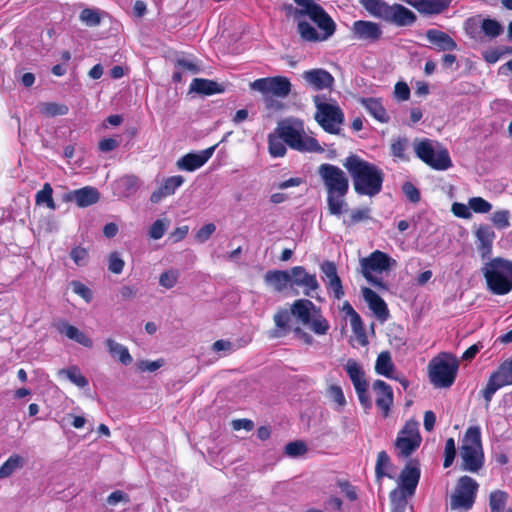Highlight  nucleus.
Wrapping results in <instances>:
<instances>
[{
	"label": "nucleus",
	"mask_w": 512,
	"mask_h": 512,
	"mask_svg": "<svg viewBox=\"0 0 512 512\" xmlns=\"http://www.w3.org/2000/svg\"><path fill=\"white\" fill-rule=\"evenodd\" d=\"M394 369V364L391 359V355L389 352H381L375 363V370L379 375H383L385 377H391L392 371Z\"/></svg>",
	"instance_id": "nucleus-37"
},
{
	"label": "nucleus",
	"mask_w": 512,
	"mask_h": 512,
	"mask_svg": "<svg viewBox=\"0 0 512 512\" xmlns=\"http://www.w3.org/2000/svg\"><path fill=\"white\" fill-rule=\"evenodd\" d=\"M375 394V404L382 412L384 417H387L390 413V408L393 404V390L383 380H376L372 386Z\"/></svg>",
	"instance_id": "nucleus-19"
},
{
	"label": "nucleus",
	"mask_w": 512,
	"mask_h": 512,
	"mask_svg": "<svg viewBox=\"0 0 512 512\" xmlns=\"http://www.w3.org/2000/svg\"><path fill=\"white\" fill-rule=\"evenodd\" d=\"M368 384L355 388L358 399L365 409H370L372 402L367 394Z\"/></svg>",
	"instance_id": "nucleus-62"
},
{
	"label": "nucleus",
	"mask_w": 512,
	"mask_h": 512,
	"mask_svg": "<svg viewBox=\"0 0 512 512\" xmlns=\"http://www.w3.org/2000/svg\"><path fill=\"white\" fill-rule=\"evenodd\" d=\"M291 314L317 335H325L330 328L320 309L308 299L294 301Z\"/></svg>",
	"instance_id": "nucleus-6"
},
{
	"label": "nucleus",
	"mask_w": 512,
	"mask_h": 512,
	"mask_svg": "<svg viewBox=\"0 0 512 512\" xmlns=\"http://www.w3.org/2000/svg\"><path fill=\"white\" fill-rule=\"evenodd\" d=\"M352 33L357 40L375 42L381 38L382 29L377 23L358 20L353 23Z\"/></svg>",
	"instance_id": "nucleus-21"
},
{
	"label": "nucleus",
	"mask_w": 512,
	"mask_h": 512,
	"mask_svg": "<svg viewBox=\"0 0 512 512\" xmlns=\"http://www.w3.org/2000/svg\"><path fill=\"white\" fill-rule=\"evenodd\" d=\"M328 396L337 405V411H340L346 405V399L340 386H330L328 389Z\"/></svg>",
	"instance_id": "nucleus-49"
},
{
	"label": "nucleus",
	"mask_w": 512,
	"mask_h": 512,
	"mask_svg": "<svg viewBox=\"0 0 512 512\" xmlns=\"http://www.w3.org/2000/svg\"><path fill=\"white\" fill-rule=\"evenodd\" d=\"M510 212L508 210L495 211L491 216V222L500 230H504L510 226Z\"/></svg>",
	"instance_id": "nucleus-46"
},
{
	"label": "nucleus",
	"mask_w": 512,
	"mask_h": 512,
	"mask_svg": "<svg viewBox=\"0 0 512 512\" xmlns=\"http://www.w3.org/2000/svg\"><path fill=\"white\" fill-rule=\"evenodd\" d=\"M422 441L419 432V423L416 420H408L399 431L395 441V448L398 455L408 457L418 449Z\"/></svg>",
	"instance_id": "nucleus-13"
},
{
	"label": "nucleus",
	"mask_w": 512,
	"mask_h": 512,
	"mask_svg": "<svg viewBox=\"0 0 512 512\" xmlns=\"http://www.w3.org/2000/svg\"><path fill=\"white\" fill-rule=\"evenodd\" d=\"M360 3L372 16L386 19L389 5L382 0H360Z\"/></svg>",
	"instance_id": "nucleus-36"
},
{
	"label": "nucleus",
	"mask_w": 512,
	"mask_h": 512,
	"mask_svg": "<svg viewBox=\"0 0 512 512\" xmlns=\"http://www.w3.org/2000/svg\"><path fill=\"white\" fill-rule=\"evenodd\" d=\"M55 327L60 334L65 335L68 339L87 348H91L93 346V341L90 337L66 321L57 322Z\"/></svg>",
	"instance_id": "nucleus-26"
},
{
	"label": "nucleus",
	"mask_w": 512,
	"mask_h": 512,
	"mask_svg": "<svg viewBox=\"0 0 512 512\" xmlns=\"http://www.w3.org/2000/svg\"><path fill=\"white\" fill-rule=\"evenodd\" d=\"M108 269L115 273V274H120L122 271H123V268H124V265H125V262L124 260L120 257L119 253L118 252H112L110 255H109V259H108Z\"/></svg>",
	"instance_id": "nucleus-56"
},
{
	"label": "nucleus",
	"mask_w": 512,
	"mask_h": 512,
	"mask_svg": "<svg viewBox=\"0 0 512 512\" xmlns=\"http://www.w3.org/2000/svg\"><path fill=\"white\" fill-rule=\"evenodd\" d=\"M460 456L463 461V470L477 472L484 463V454L479 426L469 427L462 439Z\"/></svg>",
	"instance_id": "nucleus-5"
},
{
	"label": "nucleus",
	"mask_w": 512,
	"mask_h": 512,
	"mask_svg": "<svg viewBox=\"0 0 512 512\" xmlns=\"http://www.w3.org/2000/svg\"><path fill=\"white\" fill-rule=\"evenodd\" d=\"M170 226L168 219H157L150 227L148 235L154 240L162 238Z\"/></svg>",
	"instance_id": "nucleus-45"
},
{
	"label": "nucleus",
	"mask_w": 512,
	"mask_h": 512,
	"mask_svg": "<svg viewBox=\"0 0 512 512\" xmlns=\"http://www.w3.org/2000/svg\"><path fill=\"white\" fill-rule=\"evenodd\" d=\"M391 466L392 464L388 454L385 451L379 452L375 466L376 477L378 479H381L382 477L392 478V475L389 473Z\"/></svg>",
	"instance_id": "nucleus-40"
},
{
	"label": "nucleus",
	"mask_w": 512,
	"mask_h": 512,
	"mask_svg": "<svg viewBox=\"0 0 512 512\" xmlns=\"http://www.w3.org/2000/svg\"><path fill=\"white\" fill-rule=\"evenodd\" d=\"M39 111L46 117L61 116L68 113V107L54 102H45L39 105Z\"/></svg>",
	"instance_id": "nucleus-41"
},
{
	"label": "nucleus",
	"mask_w": 512,
	"mask_h": 512,
	"mask_svg": "<svg viewBox=\"0 0 512 512\" xmlns=\"http://www.w3.org/2000/svg\"><path fill=\"white\" fill-rule=\"evenodd\" d=\"M216 226L213 223H208L201 227L195 234V239L199 243L206 242L211 235L215 232Z\"/></svg>",
	"instance_id": "nucleus-60"
},
{
	"label": "nucleus",
	"mask_w": 512,
	"mask_h": 512,
	"mask_svg": "<svg viewBox=\"0 0 512 512\" xmlns=\"http://www.w3.org/2000/svg\"><path fill=\"white\" fill-rule=\"evenodd\" d=\"M282 137H280L276 132L274 134H270L268 137V145H269V153L273 157H283L286 153V146L284 144Z\"/></svg>",
	"instance_id": "nucleus-43"
},
{
	"label": "nucleus",
	"mask_w": 512,
	"mask_h": 512,
	"mask_svg": "<svg viewBox=\"0 0 512 512\" xmlns=\"http://www.w3.org/2000/svg\"><path fill=\"white\" fill-rule=\"evenodd\" d=\"M487 288L495 295H506L512 290V261L496 257L482 268Z\"/></svg>",
	"instance_id": "nucleus-3"
},
{
	"label": "nucleus",
	"mask_w": 512,
	"mask_h": 512,
	"mask_svg": "<svg viewBox=\"0 0 512 512\" xmlns=\"http://www.w3.org/2000/svg\"><path fill=\"white\" fill-rule=\"evenodd\" d=\"M405 2L421 14L436 15L448 9L451 0H405Z\"/></svg>",
	"instance_id": "nucleus-23"
},
{
	"label": "nucleus",
	"mask_w": 512,
	"mask_h": 512,
	"mask_svg": "<svg viewBox=\"0 0 512 512\" xmlns=\"http://www.w3.org/2000/svg\"><path fill=\"white\" fill-rule=\"evenodd\" d=\"M291 288H301L305 296L315 297L320 288L316 274H311L303 266H294L290 269Z\"/></svg>",
	"instance_id": "nucleus-16"
},
{
	"label": "nucleus",
	"mask_w": 512,
	"mask_h": 512,
	"mask_svg": "<svg viewBox=\"0 0 512 512\" xmlns=\"http://www.w3.org/2000/svg\"><path fill=\"white\" fill-rule=\"evenodd\" d=\"M386 21L395 23L398 26H407L415 22V14L402 5L389 6Z\"/></svg>",
	"instance_id": "nucleus-27"
},
{
	"label": "nucleus",
	"mask_w": 512,
	"mask_h": 512,
	"mask_svg": "<svg viewBox=\"0 0 512 512\" xmlns=\"http://www.w3.org/2000/svg\"><path fill=\"white\" fill-rule=\"evenodd\" d=\"M345 370L353 383L354 388L368 384L365 379V373L361 365L354 359H349L345 365Z\"/></svg>",
	"instance_id": "nucleus-33"
},
{
	"label": "nucleus",
	"mask_w": 512,
	"mask_h": 512,
	"mask_svg": "<svg viewBox=\"0 0 512 512\" xmlns=\"http://www.w3.org/2000/svg\"><path fill=\"white\" fill-rule=\"evenodd\" d=\"M509 385H512V357L501 363L497 370L490 375L487 385L482 391L487 406L497 390Z\"/></svg>",
	"instance_id": "nucleus-15"
},
{
	"label": "nucleus",
	"mask_w": 512,
	"mask_h": 512,
	"mask_svg": "<svg viewBox=\"0 0 512 512\" xmlns=\"http://www.w3.org/2000/svg\"><path fill=\"white\" fill-rule=\"evenodd\" d=\"M317 108L315 119L319 125L327 132L336 134L340 130L344 115L336 103H326L320 96L314 98Z\"/></svg>",
	"instance_id": "nucleus-12"
},
{
	"label": "nucleus",
	"mask_w": 512,
	"mask_h": 512,
	"mask_svg": "<svg viewBox=\"0 0 512 512\" xmlns=\"http://www.w3.org/2000/svg\"><path fill=\"white\" fill-rule=\"evenodd\" d=\"M71 286L73 292L82 297L86 302H90L92 300V292L86 285L79 281H73Z\"/></svg>",
	"instance_id": "nucleus-61"
},
{
	"label": "nucleus",
	"mask_w": 512,
	"mask_h": 512,
	"mask_svg": "<svg viewBox=\"0 0 512 512\" xmlns=\"http://www.w3.org/2000/svg\"><path fill=\"white\" fill-rule=\"evenodd\" d=\"M178 278L179 272L171 269L160 275L159 284L166 289H171L176 285Z\"/></svg>",
	"instance_id": "nucleus-51"
},
{
	"label": "nucleus",
	"mask_w": 512,
	"mask_h": 512,
	"mask_svg": "<svg viewBox=\"0 0 512 512\" xmlns=\"http://www.w3.org/2000/svg\"><path fill=\"white\" fill-rule=\"evenodd\" d=\"M408 146V140L406 138H399L396 141H394L391 145V152L393 156L405 159V151Z\"/></svg>",
	"instance_id": "nucleus-59"
},
{
	"label": "nucleus",
	"mask_w": 512,
	"mask_h": 512,
	"mask_svg": "<svg viewBox=\"0 0 512 512\" xmlns=\"http://www.w3.org/2000/svg\"><path fill=\"white\" fill-rule=\"evenodd\" d=\"M426 38L439 51H453L457 49V43L447 33L441 30H427Z\"/></svg>",
	"instance_id": "nucleus-28"
},
{
	"label": "nucleus",
	"mask_w": 512,
	"mask_h": 512,
	"mask_svg": "<svg viewBox=\"0 0 512 512\" xmlns=\"http://www.w3.org/2000/svg\"><path fill=\"white\" fill-rule=\"evenodd\" d=\"M509 494L504 490H494L489 495L490 512H505Z\"/></svg>",
	"instance_id": "nucleus-34"
},
{
	"label": "nucleus",
	"mask_w": 512,
	"mask_h": 512,
	"mask_svg": "<svg viewBox=\"0 0 512 512\" xmlns=\"http://www.w3.org/2000/svg\"><path fill=\"white\" fill-rule=\"evenodd\" d=\"M420 479V469L409 462L399 477V487L390 492L394 512H402L407 504V497L415 493Z\"/></svg>",
	"instance_id": "nucleus-7"
},
{
	"label": "nucleus",
	"mask_w": 512,
	"mask_h": 512,
	"mask_svg": "<svg viewBox=\"0 0 512 512\" xmlns=\"http://www.w3.org/2000/svg\"><path fill=\"white\" fill-rule=\"evenodd\" d=\"M495 236V232L491 226L487 224H481L477 227L475 231V237L478 242L477 248L482 258L490 256Z\"/></svg>",
	"instance_id": "nucleus-24"
},
{
	"label": "nucleus",
	"mask_w": 512,
	"mask_h": 512,
	"mask_svg": "<svg viewBox=\"0 0 512 512\" xmlns=\"http://www.w3.org/2000/svg\"><path fill=\"white\" fill-rule=\"evenodd\" d=\"M361 104L378 121L382 123H386L389 121V116L380 100L375 98H363L361 99Z\"/></svg>",
	"instance_id": "nucleus-32"
},
{
	"label": "nucleus",
	"mask_w": 512,
	"mask_h": 512,
	"mask_svg": "<svg viewBox=\"0 0 512 512\" xmlns=\"http://www.w3.org/2000/svg\"><path fill=\"white\" fill-rule=\"evenodd\" d=\"M80 20L88 26H97L101 19L96 10L87 8L81 11Z\"/></svg>",
	"instance_id": "nucleus-53"
},
{
	"label": "nucleus",
	"mask_w": 512,
	"mask_h": 512,
	"mask_svg": "<svg viewBox=\"0 0 512 512\" xmlns=\"http://www.w3.org/2000/svg\"><path fill=\"white\" fill-rule=\"evenodd\" d=\"M478 483L469 476H462L451 495V508L469 510L472 508L478 491Z\"/></svg>",
	"instance_id": "nucleus-14"
},
{
	"label": "nucleus",
	"mask_w": 512,
	"mask_h": 512,
	"mask_svg": "<svg viewBox=\"0 0 512 512\" xmlns=\"http://www.w3.org/2000/svg\"><path fill=\"white\" fill-rule=\"evenodd\" d=\"M250 88L262 94L267 107H279L274 98L284 99L291 92V82L287 77L274 76L257 79L249 84Z\"/></svg>",
	"instance_id": "nucleus-9"
},
{
	"label": "nucleus",
	"mask_w": 512,
	"mask_h": 512,
	"mask_svg": "<svg viewBox=\"0 0 512 512\" xmlns=\"http://www.w3.org/2000/svg\"><path fill=\"white\" fill-rule=\"evenodd\" d=\"M394 263L395 261L393 259L379 250L372 252L368 257L360 260L363 276L375 287H383V281L379 275L389 271L391 264Z\"/></svg>",
	"instance_id": "nucleus-11"
},
{
	"label": "nucleus",
	"mask_w": 512,
	"mask_h": 512,
	"mask_svg": "<svg viewBox=\"0 0 512 512\" xmlns=\"http://www.w3.org/2000/svg\"><path fill=\"white\" fill-rule=\"evenodd\" d=\"M285 452L290 457H298L307 452V446L302 441L290 442L285 446Z\"/></svg>",
	"instance_id": "nucleus-54"
},
{
	"label": "nucleus",
	"mask_w": 512,
	"mask_h": 512,
	"mask_svg": "<svg viewBox=\"0 0 512 512\" xmlns=\"http://www.w3.org/2000/svg\"><path fill=\"white\" fill-rule=\"evenodd\" d=\"M164 359H157L155 361L142 360L137 363V367L142 372H154L164 366Z\"/></svg>",
	"instance_id": "nucleus-57"
},
{
	"label": "nucleus",
	"mask_w": 512,
	"mask_h": 512,
	"mask_svg": "<svg viewBox=\"0 0 512 512\" xmlns=\"http://www.w3.org/2000/svg\"><path fill=\"white\" fill-rule=\"evenodd\" d=\"M480 30L486 37L494 39L503 33L504 27L499 21L495 19L483 18L480 21Z\"/></svg>",
	"instance_id": "nucleus-35"
},
{
	"label": "nucleus",
	"mask_w": 512,
	"mask_h": 512,
	"mask_svg": "<svg viewBox=\"0 0 512 512\" xmlns=\"http://www.w3.org/2000/svg\"><path fill=\"white\" fill-rule=\"evenodd\" d=\"M395 97L401 101H406L410 96V89L404 82H398L394 89Z\"/></svg>",
	"instance_id": "nucleus-64"
},
{
	"label": "nucleus",
	"mask_w": 512,
	"mask_h": 512,
	"mask_svg": "<svg viewBox=\"0 0 512 512\" xmlns=\"http://www.w3.org/2000/svg\"><path fill=\"white\" fill-rule=\"evenodd\" d=\"M190 91L204 95H212L221 93L223 88L215 81L195 78L190 84Z\"/></svg>",
	"instance_id": "nucleus-30"
},
{
	"label": "nucleus",
	"mask_w": 512,
	"mask_h": 512,
	"mask_svg": "<svg viewBox=\"0 0 512 512\" xmlns=\"http://www.w3.org/2000/svg\"><path fill=\"white\" fill-rule=\"evenodd\" d=\"M290 270H270L266 272L264 281L276 292H282L291 287Z\"/></svg>",
	"instance_id": "nucleus-29"
},
{
	"label": "nucleus",
	"mask_w": 512,
	"mask_h": 512,
	"mask_svg": "<svg viewBox=\"0 0 512 512\" xmlns=\"http://www.w3.org/2000/svg\"><path fill=\"white\" fill-rule=\"evenodd\" d=\"M413 148L416 155L434 169L444 170L451 165L447 150L432 140H415Z\"/></svg>",
	"instance_id": "nucleus-10"
},
{
	"label": "nucleus",
	"mask_w": 512,
	"mask_h": 512,
	"mask_svg": "<svg viewBox=\"0 0 512 512\" xmlns=\"http://www.w3.org/2000/svg\"><path fill=\"white\" fill-rule=\"evenodd\" d=\"M364 300L367 302L369 308L381 321H385L389 316V311L384 300L372 289L362 288Z\"/></svg>",
	"instance_id": "nucleus-25"
},
{
	"label": "nucleus",
	"mask_w": 512,
	"mask_h": 512,
	"mask_svg": "<svg viewBox=\"0 0 512 512\" xmlns=\"http://www.w3.org/2000/svg\"><path fill=\"white\" fill-rule=\"evenodd\" d=\"M319 174L329 192H346L348 179L340 168L330 164H322L319 167Z\"/></svg>",
	"instance_id": "nucleus-17"
},
{
	"label": "nucleus",
	"mask_w": 512,
	"mask_h": 512,
	"mask_svg": "<svg viewBox=\"0 0 512 512\" xmlns=\"http://www.w3.org/2000/svg\"><path fill=\"white\" fill-rule=\"evenodd\" d=\"M66 202H75L79 207H87L99 200V194H64Z\"/></svg>",
	"instance_id": "nucleus-42"
},
{
	"label": "nucleus",
	"mask_w": 512,
	"mask_h": 512,
	"mask_svg": "<svg viewBox=\"0 0 512 512\" xmlns=\"http://www.w3.org/2000/svg\"><path fill=\"white\" fill-rule=\"evenodd\" d=\"M59 373L65 375L70 382H72L79 388H84L88 385L87 378L81 373L80 369L76 366L70 367L68 369H63Z\"/></svg>",
	"instance_id": "nucleus-44"
},
{
	"label": "nucleus",
	"mask_w": 512,
	"mask_h": 512,
	"mask_svg": "<svg viewBox=\"0 0 512 512\" xmlns=\"http://www.w3.org/2000/svg\"><path fill=\"white\" fill-rule=\"evenodd\" d=\"M370 218V209L365 208H358L351 211V214L349 216V219H344V224L351 226L354 224H357L361 221L367 220Z\"/></svg>",
	"instance_id": "nucleus-48"
},
{
	"label": "nucleus",
	"mask_w": 512,
	"mask_h": 512,
	"mask_svg": "<svg viewBox=\"0 0 512 512\" xmlns=\"http://www.w3.org/2000/svg\"><path fill=\"white\" fill-rule=\"evenodd\" d=\"M300 8L287 7V15L297 21V30L305 41L327 40L335 32V23L312 0H294Z\"/></svg>",
	"instance_id": "nucleus-1"
},
{
	"label": "nucleus",
	"mask_w": 512,
	"mask_h": 512,
	"mask_svg": "<svg viewBox=\"0 0 512 512\" xmlns=\"http://www.w3.org/2000/svg\"><path fill=\"white\" fill-rule=\"evenodd\" d=\"M471 210L476 213H487L491 210L492 205L481 197H474L469 200Z\"/></svg>",
	"instance_id": "nucleus-55"
},
{
	"label": "nucleus",
	"mask_w": 512,
	"mask_h": 512,
	"mask_svg": "<svg viewBox=\"0 0 512 512\" xmlns=\"http://www.w3.org/2000/svg\"><path fill=\"white\" fill-rule=\"evenodd\" d=\"M276 133L285 144L301 152H319L321 146L313 137L306 135L303 122L298 119H286L277 125Z\"/></svg>",
	"instance_id": "nucleus-4"
},
{
	"label": "nucleus",
	"mask_w": 512,
	"mask_h": 512,
	"mask_svg": "<svg viewBox=\"0 0 512 512\" xmlns=\"http://www.w3.org/2000/svg\"><path fill=\"white\" fill-rule=\"evenodd\" d=\"M320 269L323 273L322 279L325 282L328 292L332 293L336 299L340 300L344 296V290L335 263L324 261Z\"/></svg>",
	"instance_id": "nucleus-18"
},
{
	"label": "nucleus",
	"mask_w": 512,
	"mask_h": 512,
	"mask_svg": "<svg viewBox=\"0 0 512 512\" xmlns=\"http://www.w3.org/2000/svg\"><path fill=\"white\" fill-rule=\"evenodd\" d=\"M105 344L109 354L113 358L118 359L124 365H129L132 362L133 359L127 347L116 342L112 338L106 339Z\"/></svg>",
	"instance_id": "nucleus-31"
},
{
	"label": "nucleus",
	"mask_w": 512,
	"mask_h": 512,
	"mask_svg": "<svg viewBox=\"0 0 512 512\" xmlns=\"http://www.w3.org/2000/svg\"><path fill=\"white\" fill-rule=\"evenodd\" d=\"M503 55H505L504 47L490 48L482 53L484 60L489 64L496 63Z\"/></svg>",
	"instance_id": "nucleus-58"
},
{
	"label": "nucleus",
	"mask_w": 512,
	"mask_h": 512,
	"mask_svg": "<svg viewBox=\"0 0 512 512\" xmlns=\"http://www.w3.org/2000/svg\"><path fill=\"white\" fill-rule=\"evenodd\" d=\"M23 458L19 455H11L0 467V478H7L17 469L23 466Z\"/></svg>",
	"instance_id": "nucleus-39"
},
{
	"label": "nucleus",
	"mask_w": 512,
	"mask_h": 512,
	"mask_svg": "<svg viewBox=\"0 0 512 512\" xmlns=\"http://www.w3.org/2000/svg\"><path fill=\"white\" fill-rule=\"evenodd\" d=\"M471 208L470 206H467L465 204H462V203H457L455 202L453 205H452V212L455 216L459 217V218H464V219H468L471 217Z\"/></svg>",
	"instance_id": "nucleus-63"
},
{
	"label": "nucleus",
	"mask_w": 512,
	"mask_h": 512,
	"mask_svg": "<svg viewBox=\"0 0 512 512\" xmlns=\"http://www.w3.org/2000/svg\"><path fill=\"white\" fill-rule=\"evenodd\" d=\"M303 79L315 90L329 89L333 86V76L324 69H312L303 72Z\"/></svg>",
	"instance_id": "nucleus-22"
},
{
	"label": "nucleus",
	"mask_w": 512,
	"mask_h": 512,
	"mask_svg": "<svg viewBox=\"0 0 512 512\" xmlns=\"http://www.w3.org/2000/svg\"><path fill=\"white\" fill-rule=\"evenodd\" d=\"M430 382L436 388H449L453 385L458 371V361L451 354L443 353L429 363Z\"/></svg>",
	"instance_id": "nucleus-8"
},
{
	"label": "nucleus",
	"mask_w": 512,
	"mask_h": 512,
	"mask_svg": "<svg viewBox=\"0 0 512 512\" xmlns=\"http://www.w3.org/2000/svg\"><path fill=\"white\" fill-rule=\"evenodd\" d=\"M141 188V182L136 176L126 175L117 181L118 190H138Z\"/></svg>",
	"instance_id": "nucleus-47"
},
{
	"label": "nucleus",
	"mask_w": 512,
	"mask_h": 512,
	"mask_svg": "<svg viewBox=\"0 0 512 512\" xmlns=\"http://www.w3.org/2000/svg\"><path fill=\"white\" fill-rule=\"evenodd\" d=\"M344 166L351 174L357 192H379L383 173L377 166L355 155L349 156Z\"/></svg>",
	"instance_id": "nucleus-2"
},
{
	"label": "nucleus",
	"mask_w": 512,
	"mask_h": 512,
	"mask_svg": "<svg viewBox=\"0 0 512 512\" xmlns=\"http://www.w3.org/2000/svg\"><path fill=\"white\" fill-rule=\"evenodd\" d=\"M290 313L286 309H280L274 315V323L284 333L289 331Z\"/></svg>",
	"instance_id": "nucleus-50"
},
{
	"label": "nucleus",
	"mask_w": 512,
	"mask_h": 512,
	"mask_svg": "<svg viewBox=\"0 0 512 512\" xmlns=\"http://www.w3.org/2000/svg\"><path fill=\"white\" fill-rule=\"evenodd\" d=\"M345 194H328V208L331 214L339 216L348 211V204L344 199Z\"/></svg>",
	"instance_id": "nucleus-38"
},
{
	"label": "nucleus",
	"mask_w": 512,
	"mask_h": 512,
	"mask_svg": "<svg viewBox=\"0 0 512 512\" xmlns=\"http://www.w3.org/2000/svg\"><path fill=\"white\" fill-rule=\"evenodd\" d=\"M214 150L215 146H212L196 153H188L178 159L176 166L180 170L194 171L202 167L212 157Z\"/></svg>",
	"instance_id": "nucleus-20"
},
{
	"label": "nucleus",
	"mask_w": 512,
	"mask_h": 512,
	"mask_svg": "<svg viewBox=\"0 0 512 512\" xmlns=\"http://www.w3.org/2000/svg\"><path fill=\"white\" fill-rule=\"evenodd\" d=\"M70 257L77 266H84L88 262L89 254L86 248L77 246L71 250Z\"/></svg>",
	"instance_id": "nucleus-52"
}]
</instances>
